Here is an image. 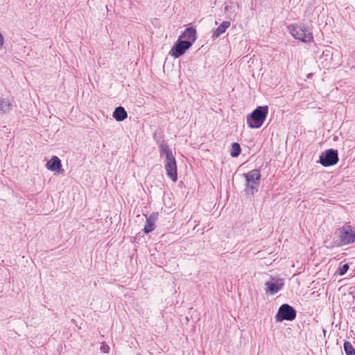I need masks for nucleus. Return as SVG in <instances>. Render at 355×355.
Returning a JSON list of instances; mask_svg holds the SVG:
<instances>
[{
	"mask_svg": "<svg viewBox=\"0 0 355 355\" xmlns=\"http://www.w3.org/2000/svg\"><path fill=\"white\" fill-rule=\"evenodd\" d=\"M338 161V152L337 150L333 148L324 150L319 157V163L324 167L334 166L336 164Z\"/></svg>",
	"mask_w": 355,
	"mask_h": 355,
	"instance_id": "obj_6",
	"label": "nucleus"
},
{
	"mask_svg": "<svg viewBox=\"0 0 355 355\" xmlns=\"http://www.w3.org/2000/svg\"><path fill=\"white\" fill-rule=\"evenodd\" d=\"M112 116L116 121H123L127 119L128 113L124 107L119 106L115 108Z\"/></svg>",
	"mask_w": 355,
	"mask_h": 355,
	"instance_id": "obj_13",
	"label": "nucleus"
},
{
	"mask_svg": "<svg viewBox=\"0 0 355 355\" xmlns=\"http://www.w3.org/2000/svg\"><path fill=\"white\" fill-rule=\"evenodd\" d=\"M246 180L245 191L248 195L253 196L258 191V187L260 184L261 173L259 169H253L248 173H243Z\"/></svg>",
	"mask_w": 355,
	"mask_h": 355,
	"instance_id": "obj_3",
	"label": "nucleus"
},
{
	"mask_svg": "<svg viewBox=\"0 0 355 355\" xmlns=\"http://www.w3.org/2000/svg\"><path fill=\"white\" fill-rule=\"evenodd\" d=\"M241 148L240 144L237 142L232 144V150L230 155L232 157H237L241 154Z\"/></svg>",
	"mask_w": 355,
	"mask_h": 355,
	"instance_id": "obj_16",
	"label": "nucleus"
},
{
	"mask_svg": "<svg viewBox=\"0 0 355 355\" xmlns=\"http://www.w3.org/2000/svg\"><path fill=\"white\" fill-rule=\"evenodd\" d=\"M159 148L160 155L166 157L165 168L167 175L173 182H176L178 180L177 164L171 150L164 143L160 144Z\"/></svg>",
	"mask_w": 355,
	"mask_h": 355,
	"instance_id": "obj_1",
	"label": "nucleus"
},
{
	"mask_svg": "<svg viewBox=\"0 0 355 355\" xmlns=\"http://www.w3.org/2000/svg\"><path fill=\"white\" fill-rule=\"evenodd\" d=\"M284 285V279L270 277V280L265 283V291L267 294L275 295L282 289Z\"/></svg>",
	"mask_w": 355,
	"mask_h": 355,
	"instance_id": "obj_9",
	"label": "nucleus"
},
{
	"mask_svg": "<svg viewBox=\"0 0 355 355\" xmlns=\"http://www.w3.org/2000/svg\"><path fill=\"white\" fill-rule=\"evenodd\" d=\"M191 46L190 42L184 41L178 38L171 48L169 54L175 58H178L184 55Z\"/></svg>",
	"mask_w": 355,
	"mask_h": 355,
	"instance_id": "obj_8",
	"label": "nucleus"
},
{
	"mask_svg": "<svg viewBox=\"0 0 355 355\" xmlns=\"http://www.w3.org/2000/svg\"><path fill=\"white\" fill-rule=\"evenodd\" d=\"M47 169L54 172H58L62 168L61 160L57 156H53L52 158L46 164Z\"/></svg>",
	"mask_w": 355,
	"mask_h": 355,
	"instance_id": "obj_11",
	"label": "nucleus"
},
{
	"mask_svg": "<svg viewBox=\"0 0 355 355\" xmlns=\"http://www.w3.org/2000/svg\"><path fill=\"white\" fill-rule=\"evenodd\" d=\"M12 108V104L8 99L0 98V115L8 113Z\"/></svg>",
	"mask_w": 355,
	"mask_h": 355,
	"instance_id": "obj_14",
	"label": "nucleus"
},
{
	"mask_svg": "<svg viewBox=\"0 0 355 355\" xmlns=\"http://www.w3.org/2000/svg\"><path fill=\"white\" fill-rule=\"evenodd\" d=\"M196 35V29L195 28L188 27L183 31L178 38L183 40L184 41L190 42L191 46H192L197 39Z\"/></svg>",
	"mask_w": 355,
	"mask_h": 355,
	"instance_id": "obj_10",
	"label": "nucleus"
},
{
	"mask_svg": "<svg viewBox=\"0 0 355 355\" xmlns=\"http://www.w3.org/2000/svg\"><path fill=\"white\" fill-rule=\"evenodd\" d=\"M348 270H349V265L347 263H345L342 266L338 268V273L339 275L343 276L346 274V272H347Z\"/></svg>",
	"mask_w": 355,
	"mask_h": 355,
	"instance_id": "obj_18",
	"label": "nucleus"
},
{
	"mask_svg": "<svg viewBox=\"0 0 355 355\" xmlns=\"http://www.w3.org/2000/svg\"><path fill=\"white\" fill-rule=\"evenodd\" d=\"M297 312L295 309L288 304H282L275 315V320L277 322L284 320L292 321L295 319Z\"/></svg>",
	"mask_w": 355,
	"mask_h": 355,
	"instance_id": "obj_5",
	"label": "nucleus"
},
{
	"mask_svg": "<svg viewBox=\"0 0 355 355\" xmlns=\"http://www.w3.org/2000/svg\"><path fill=\"white\" fill-rule=\"evenodd\" d=\"M3 44V37L1 35V33H0V49L2 47Z\"/></svg>",
	"mask_w": 355,
	"mask_h": 355,
	"instance_id": "obj_20",
	"label": "nucleus"
},
{
	"mask_svg": "<svg viewBox=\"0 0 355 355\" xmlns=\"http://www.w3.org/2000/svg\"><path fill=\"white\" fill-rule=\"evenodd\" d=\"M268 114V106H258L247 116V124L250 128H259L266 121Z\"/></svg>",
	"mask_w": 355,
	"mask_h": 355,
	"instance_id": "obj_2",
	"label": "nucleus"
},
{
	"mask_svg": "<svg viewBox=\"0 0 355 355\" xmlns=\"http://www.w3.org/2000/svg\"><path fill=\"white\" fill-rule=\"evenodd\" d=\"M230 26V22L227 21H223L218 28H216L212 34L213 38L220 37Z\"/></svg>",
	"mask_w": 355,
	"mask_h": 355,
	"instance_id": "obj_15",
	"label": "nucleus"
},
{
	"mask_svg": "<svg viewBox=\"0 0 355 355\" xmlns=\"http://www.w3.org/2000/svg\"><path fill=\"white\" fill-rule=\"evenodd\" d=\"M101 351L103 353H108L110 351V347L103 343L101 346Z\"/></svg>",
	"mask_w": 355,
	"mask_h": 355,
	"instance_id": "obj_19",
	"label": "nucleus"
},
{
	"mask_svg": "<svg viewBox=\"0 0 355 355\" xmlns=\"http://www.w3.org/2000/svg\"><path fill=\"white\" fill-rule=\"evenodd\" d=\"M157 219V214H152L146 218V223L144 228V232L146 234L151 232L155 229V223Z\"/></svg>",
	"mask_w": 355,
	"mask_h": 355,
	"instance_id": "obj_12",
	"label": "nucleus"
},
{
	"mask_svg": "<svg viewBox=\"0 0 355 355\" xmlns=\"http://www.w3.org/2000/svg\"><path fill=\"white\" fill-rule=\"evenodd\" d=\"M340 243L338 246L347 245L355 242V231L350 225H345L338 229Z\"/></svg>",
	"mask_w": 355,
	"mask_h": 355,
	"instance_id": "obj_7",
	"label": "nucleus"
},
{
	"mask_svg": "<svg viewBox=\"0 0 355 355\" xmlns=\"http://www.w3.org/2000/svg\"><path fill=\"white\" fill-rule=\"evenodd\" d=\"M343 349L346 355H355V349L349 341H345L343 344Z\"/></svg>",
	"mask_w": 355,
	"mask_h": 355,
	"instance_id": "obj_17",
	"label": "nucleus"
},
{
	"mask_svg": "<svg viewBox=\"0 0 355 355\" xmlns=\"http://www.w3.org/2000/svg\"><path fill=\"white\" fill-rule=\"evenodd\" d=\"M290 33L302 42H310L313 40L312 32L305 25L293 24L288 27Z\"/></svg>",
	"mask_w": 355,
	"mask_h": 355,
	"instance_id": "obj_4",
	"label": "nucleus"
}]
</instances>
